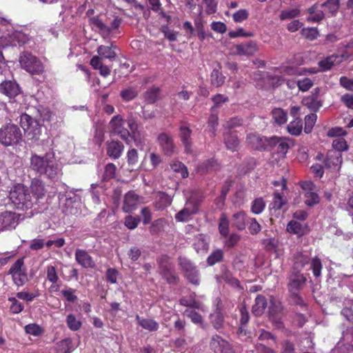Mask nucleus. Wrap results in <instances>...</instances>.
Masks as SVG:
<instances>
[{"mask_svg": "<svg viewBox=\"0 0 353 353\" xmlns=\"http://www.w3.org/2000/svg\"><path fill=\"white\" fill-rule=\"evenodd\" d=\"M171 169L175 173H179L183 179L188 176V172L185 165L180 161H173L170 163Z\"/></svg>", "mask_w": 353, "mask_h": 353, "instance_id": "44", "label": "nucleus"}, {"mask_svg": "<svg viewBox=\"0 0 353 353\" xmlns=\"http://www.w3.org/2000/svg\"><path fill=\"white\" fill-rule=\"evenodd\" d=\"M30 189L32 194L38 200L42 199L46 193V190L43 182L37 178L32 180L30 184Z\"/></svg>", "mask_w": 353, "mask_h": 353, "instance_id": "25", "label": "nucleus"}, {"mask_svg": "<svg viewBox=\"0 0 353 353\" xmlns=\"http://www.w3.org/2000/svg\"><path fill=\"white\" fill-rule=\"evenodd\" d=\"M286 230L289 233L301 236L307 233V227L306 225H303L296 221H291L287 225Z\"/></svg>", "mask_w": 353, "mask_h": 353, "instance_id": "28", "label": "nucleus"}, {"mask_svg": "<svg viewBox=\"0 0 353 353\" xmlns=\"http://www.w3.org/2000/svg\"><path fill=\"white\" fill-rule=\"evenodd\" d=\"M12 281L17 286L23 285L28 281L26 270L11 274Z\"/></svg>", "mask_w": 353, "mask_h": 353, "instance_id": "47", "label": "nucleus"}, {"mask_svg": "<svg viewBox=\"0 0 353 353\" xmlns=\"http://www.w3.org/2000/svg\"><path fill=\"white\" fill-rule=\"evenodd\" d=\"M301 188L304 190L305 203L307 206H313L319 203V195L314 192L316 185L310 181H303L301 183Z\"/></svg>", "mask_w": 353, "mask_h": 353, "instance_id": "9", "label": "nucleus"}, {"mask_svg": "<svg viewBox=\"0 0 353 353\" xmlns=\"http://www.w3.org/2000/svg\"><path fill=\"white\" fill-rule=\"evenodd\" d=\"M256 51L257 46L252 41L241 43L234 47V54L239 56H252Z\"/></svg>", "mask_w": 353, "mask_h": 353, "instance_id": "19", "label": "nucleus"}, {"mask_svg": "<svg viewBox=\"0 0 353 353\" xmlns=\"http://www.w3.org/2000/svg\"><path fill=\"white\" fill-rule=\"evenodd\" d=\"M136 320L140 326L150 332L157 331L159 327V323L152 319H144L137 315Z\"/></svg>", "mask_w": 353, "mask_h": 353, "instance_id": "29", "label": "nucleus"}, {"mask_svg": "<svg viewBox=\"0 0 353 353\" xmlns=\"http://www.w3.org/2000/svg\"><path fill=\"white\" fill-rule=\"evenodd\" d=\"M322 267V263L319 258L316 256L312 259L310 268L312 269L314 276L319 277L321 276Z\"/></svg>", "mask_w": 353, "mask_h": 353, "instance_id": "52", "label": "nucleus"}, {"mask_svg": "<svg viewBox=\"0 0 353 353\" xmlns=\"http://www.w3.org/2000/svg\"><path fill=\"white\" fill-rule=\"evenodd\" d=\"M65 322L68 328L72 331L79 330L82 325L81 321L77 319L73 314H70L66 316Z\"/></svg>", "mask_w": 353, "mask_h": 353, "instance_id": "42", "label": "nucleus"}, {"mask_svg": "<svg viewBox=\"0 0 353 353\" xmlns=\"http://www.w3.org/2000/svg\"><path fill=\"white\" fill-rule=\"evenodd\" d=\"M210 238L203 234H199L194 237L193 246L199 252H206L209 249Z\"/></svg>", "mask_w": 353, "mask_h": 353, "instance_id": "24", "label": "nucleus"}, {"mask_svg": "<svg viewBox=\"0 0 353 353\" xmlns=\"http://www.w3.org/2000/svg\"><path fill=\"white\" fill-rule=\"evenodd\" d=\"M321 6L327 8L332 14H335L339 9L340 0H327L321 4Z\"/></svg>", "mask_w": 353, "mask_h": 353, "instance_id": "50", "label": "nucleus"}, {"mask_svg": "<svg viewBox=\"0 0 353 353\" xmlns=\"http://www.w3.org/2000/svg\"><path fill=\"white\" fill-rule=\"evenodd\" d=\"M139 201V196L135 192L129 191L124 196L123 210L126 213L131 212L136 208Z\"/></svg>", "mask_w": 353, "mask_h": 353, "instance_id": "22", "label": "nucleus"}, {"mask_svg": "<svg viewBox=\"0 0 353 353\" xmlns=\"http://www.w3.org/2000/svg\"><path fill=\"white\" fill-rule=\"evenodd\" d=\"M272 114L274 122L279 125H281L285 123L288 121L287 112H285L282 108L273 109L272 111Z\"/></svg>", "mask_w": 353, "mask_h": 353, "instance_id": "37", "label": "nucleus"}, {"mask_svg": "<svg viewBox=\"0 0 353 353\" xmlns=\"http://www.w3.org/2000/svg\"><path fill=\"white\" fill-rule=\"evenodd\" d=\"M127 159L129 166L131 167L132 170L134 169L138 164V152L135 149L130 150L127 153Z\"/></svg>", "mask_w": 353, "mask_h": 353, "instance_id": "53", "label": "nucleus"}, {"mask_svg": "<svg viewBox=\"0 0 353 353\" xmlns=\"http://www.w3.org/2000/svg\"><path fill=\"white\" fill-rule=\"evenodd\" d=\"M210 347L214 353H236L233 346L218 334L212 336L210 341Z\"/></svg>", "mask_w": 353, "mask_h": 353, "instance_id": "8", "label": "nucleus"}, {"mask_svg": "<svg viewBox=\"0 0 353 353\" xmlns=\"http://www.w3.org/2000/svg\"><path fill=\"white\" fill-rule=\"evenodd\" d=\"M159 272L163 279L170 285H176L179 282V277L176 272L174 264L165 258L159 261Z\"/></svg>", "mask_w": 353, "mask_h": 353, "instance_id": "7", "label": "nucleus"}, {"mask_svg": "<svg viewBox=\"0 0 353 353\" xmlns=\"http://www.w3.org/2000/svg\"><path fill=\"white\" fill-rule=\"evenodd\" d=\"M179 266L185 278L194 285L200 283L199 272L196 265L188 258L179 256L178 258Z\"/></svg>", "mask_w": 353, "mask_h": 353, "instance_id": "6", "label": "nucleus"}, {"mask_svg": "<svg viewBox=\"0 0 353 353\" xmlns=\"http://www.w3.org/2000/svg\"><path fill=\"white\" fill-rule=\"evenodd\" d=\"M9 198L18 209H30L33 201L28 189L23 184L14 185L10 191Z\"/></svg>", "mask_w": 353, "mask_h": 353, "instance_id": "2", "label": "nucleus"}, {"mask_svg": "<svg viewBox=\"0 0 353 353\" xmlns=\"http://www.w3.org/2000/svg\"><path fill=\"white\" fill-rule=\"evenodd\" d=\"M332 147L334 149V152H341L347 150L348 145L345 140L342 137H339L334 139L332 142Z\"/></svg>", "mask_w": 353, "mask_h": 353, "instance_id": "56", "label": "nucleus"}, {"mask_svg": "<svg viewBox=\"0 0 353 353\" xmlns=\"http://www.w3.org/2000/svg\"><path fill=\"white\" fill-rule=\"evenodd\" d=\"M219 230L220 234L226 236L229 234V223L225 215L223 214L221 218V221L219 225Z\"/></svg>", "mask_w": 353, "mask_h": 353, "instance_id": "60", "label": "nucleus"}, {"mask_svg": "<svg viewBox=\"0 0 353 353\" xmlns=\"http://www.w3.org/2000/svg\"><path fill=\"white\" fill-rule=\"evenodd\" d=\"M22 139L20 128L15 124L8 123L0 128V143L6 146L18 145Z\"/></svg>", "mask_w": 353, "mask_h": 353, "instance_id": "4", "label": "nucleus"}, {"mask_svg": "<svg viewBox=\"0 0 353 353\" xmlns=\"http://www.w3.org/2000/svg\"><path fill=\"white\" fill-rule=\"evenodd\" d=\"M337 56L332 55L319 62V65L323 71H326L332 68Z\"/></svg>", "mask_w": 353, "mask_h": 353, "instance_id": "54", "label": "nucleus"}, {"mask_svg": "<svg viewBox=\"0 0 353 353\" xmlns=\"http://www.w3.org/2000/svg\"><path fill=\"white\" fill-rule=\"evenodd\" d=\"M300 14L299 9H292L281 11L280 14V19L281 20L290 19L298 17Z\"/></svg>", "mask_w": 353, "mask_h": 353, "instance_id": "63", "label": "nucleus"}, {"mask_svg": "<svg viewBox=\"0 0 353 353\" xmlns=\"http://www.w3.org/2000/svg\"><path fill=\"white\" fill-rule=\"evenodd\" d=\"M160 89L158 87H152L143 93V98L147 103L152 104L159 99Z\"/></svg>", "mask_w": 353, "mask_h": 353, "instance_id": "34", "label": "nucleus"}, {"mask_svg": "<svg viewBox=\"0 0 353 353\" xmlns=\"http://www.w3.org/2000/svg\"><path fill=\"white\" fill-rule=\"evenodd\" d=\"M211 322L217 331H220L223 328V316L220 312H216L211 315Z\"/></svg>", "mask_w": 353, "mask_h": 353, "instance_id": "57", "label": "nucleus"}, {"mask_svg": "<svg viewBox=\"0 0 353 353\" xmlns=\"http://www.w3.org/2000/svg\"><path fill=\"white\" fill-rule=\"evenodd\" d=\"M301 35L310 41L316 39L319 36V31L316 28H304L301 31Z\"/></svg>", "mask_w": 353, "mask_h": 353, "instance_id": "51", "label": "nucleus"}, {"mask_svg": "<svg viewBox=\"0 0 353 353\" xmlns=\"http://www.w3.org/2000/svg\"><path fill=\"white\" fill-rule=\"evenodd\" d=\"M90 22L91 23V24H92L93 26H94L96 28H97L99 30L100 33L103 35V37H108L112 30H116L119 27V26L121 23V20L120 19H119L118 17H116L112 21L110 27L107 26L97 17H94L90 18Z\"/></svg>", "mask_w": 353, "mask_h": 353, "instance_id": "12", "label": "nucleus"}, {"mask_svg": "<svg viewBox=\"0 0 353 353\" xmlns=\"http://www.w3.org/2000/svg\"><path fill=\"white\" fill-rule=\"evenodd\" d=\"M223 141L228 150L237 151L239 147V140L236 134L228 131L223 133Z\"/></svg>", "mask_w": 353, "mask_h": 353, "instance_id": "26", "label": "nucleus"}, {"mask_svg": "<svg viewBox=\"0 0 353 353\" xmlns=\"http://www.w3.org/2000/svg\"><path fill=\"white\" fill-rule=\"evenodd\" d=\"M19 62L23 69L32 74H40L44 70L40 60L28 52H23L20 54Z\"/></svg>", "mask_w": 353, "mask_h": 353, "instance_id": "5", "label": "nucleus"}, {"mask_svg": "<svg viewBox=\"0 0 353 353\" xmlns=\"http://www.w3.org/2000/svg\"><path fill=\"white\" fill-rule=\"evenodd\" d=\"M308 12L310 16L307 17V21L312 22H319L324 18L323 11L318 9V5L315 4L309 8Z\"/></svg>", "mask_w": 353, "mask_h": 353, "instance_id": "36", "label": "nucleus"}, {"mask_svg": "<svg viewBox=\"0 0 353 353\" xmlns=\"http://www.w3.org/2000/svg\"><path fill=\"white\" fill-rule=\"evenodd\" d=\"M320 89L315 88L309 96L302 99V104L306 106L310 110L316 112L323 105V101L319 97Z\"/></svg>", "mask_w": 353, "mask_h": 353, "instance_id": "15", "label": "nucleus"}, {"mask_svg": "<svg viewBox=\"0 0 353 353\" xmlns=\"http://www.w3.org/2000/svg\"><path fill=\"white\" fill-rule=\"evenodd\" d=\"M20 92L19 85L15 81L7 80L0 83V93L10 99L19 95Z\"/></svg>", "mask_w": 353, "mask_h": 353, "instance_id": "16", "label": "nucleus"}, {"mask_svg": "<svg viewBox=\"0 0 353 353\" xmlns=\"http://www.w3.org/2000/svg\"><path fill=\"white\" fill-rule=\"evenodd\" d=\"M249 13L245 9H241L232 15L233 20L236 23H241L248 18Z\"/></svg>", "mask_w": 353, "mask_h": 353, "instance_id": "64", "label": "nucleus"}, {"mask_svg": "<svg viewBox=\"0 0 353 353\" xmlns=\"http://www.w3.org/2000/svg\"><path fill=\"white\" fill-rule=\"evenodd\" d=\"M19 214L10 211L0 213V231L12 230L19 223Z\"/></svg>", "mask_w": 353, "mask_h": 353, "instance_id": "11", "label": "nucleus"}, {"mask_svg": "<svg viewBox=\"0 0 353 353\" xmlns=\"http://www.w3.org/2000/svg\"><path fill=\"white\" fill-rule=\"evenodd\" d=\"M196 212V210H191L188 207H185L175 214L174 218L177 221L186 222L190 219L191 215L195 214Z\"/></svg>", "mask_w": 353, "mask_h": 353, "instance_id": "39", "label": "nucleus"}, {"mask_svg": "<svg viewBox=\"0 0 353 353\" xmlns=\"http://www.w3.org/2000/svg\"><path fill=\"white\" fill-rule=\"evenodd\" d=\"M112 48H114L113 46H100L97 48V53L100 55L99 57L105 58L110 60H112L115 59L117 57L116 52L112 50Z\"/></svg>", "mask_w": 353, "mask_h": 353, "instance_id": "38", "label": "nucleus"}, {"mask_svg": "<svg viewBox=\"0 0 353 353\" xmlns=\"http://www.w3.org/2000/svg\"><path fill=\"white\" fill-rule=\"evenodd\" d=\"M241 236L239 234L232 233L227 238L224 242V244L227 248H231L236 246L239 242Z\"/></svg>", "mask_w": 353, "mask_h": 353, "instance_id": "61", "label": "nucleus"}, {"mask_svg": "<svg viewBox=\"0 0 353 353\" xmlns=\"http://www.w3.org/2000/svg\"><path fill=\"white\" fill-rule=\"evenodd\" d=\"M249 221V217L243 211H239L233 214L232 223L239 230H243Z\"/></svg>", "mask_w": 353, "mask_h": 353, "instance_id": "27", "label": "nucleus"}, {"mask_svg": "<svg viewBox=\"0 0 353 353\" xmlns=\"http://www.w3.org/2000/svg\"><path fill=\"white\" fill-rule=\"evenodd\" d=\"M179 137L182 142L183 145L185 148V151L186 153L192 152V130L185 125H182L179 128Z\"/></svg>", "mask_w": 353, "mask_h": 353, "instance_id": "21", "label": "nucleus"}, {"mask_svg": "<svg viewBox=\"0 0 353 353\" xmlns=\"http://www.w3.org/2000/svg\"><path fill=\"white\" fill-rule=\"evenodd\" d=\"M157 142L163 152L167 156L174 153L175 145L172 136L167 132H161L157 137Z\"/></svg>", "mask_w": 353, "mask_h": 353, "instance_id": "13", "label": "nucleus"}, {"mask_svg": "<svg viewBox=\"0 0 353 353\" xmlns=\"http://www.w3.org/2000/svg\"><path fill=\"white\" fill-rule=\"evenodd\" d=\"M26 270L24 267V259L23 258L18 259L10 267L8 274H12L17 272H20Z\"/></svg>", "mask_w": 353, "mask_h": 353, "instance_id": "58", "label": "nucleus"}, {"mask_svg": "<svg viewBox=\"0 0 353 353\" xmlns=\"http://www.w3.org/2000/svg\"><path fill=\"white\" fill-rule=\"evenodd\" d=\"M267 141L281 157H284L287 154L289 148L293 146L292 140L283 137H272L268 139Z\"/></svg>", "mask_w": 353, "mask_h": 353, "instance_id": "10", "label": "nucleus"}, {"mask_svg": "<svg viewBox=\"0 0 353 353\" xmlns=\"http://www.w3.org/2000/svg\"><path fill=\"white\" fill-rule=\"evenodd\" d=\"M210 81L212 85L220 87L225 82V77L219 70L214 69L210 75Z\"/></svg>", "mask_w": 353, "mask_h": 353, "instance_id": "43", "label": "nucleus"}, {"mask_svg": "<svg viewBox=\"0 0 353 353\" xmlns=\"http://www.w3.org/2000/svg\"><path fill=\"white\" fill-rule=\"evenodd\" d=\"M341 163V154L338 152H329L324 161L325 167L333 170H339Z\"/></svg>", "mask_w": 353, "mask_h": 353, "instance_id": "18", "label": "nucleus"}, {"mask_svg": "<svg viewBox=\"0 0 353 353\" xmlns=\"http://www.w3.org/2000/svg\"><path fill=\"white\" fill-rule=\"evenodd\" d=\"M117 168L112 163H109L105 166L104 173L103 174V181H109L114 178Z\"/></svg>", "mask_w": 353, "mask_h": 353, "instance_id": "48", "label": "nucleus"}, {"mask_svg": "<svg viewBox=\"0 0 353 353\" xmlns=\"http://www.w3.org/2000/svg\"><path fill=\"white\" fill-rule=\"evenodd\" d=\"M20 125L28 141H37L41 135V125L30 115L24 113L20 116Z\"/></svg>", "mask_w": 353, "mask_h": 353, "instance_id": "3", "label": "nucleus"}, {"mask_svg": "<svg viewBox=\"0 0 353 353\" xmlns=\"http://www.w3.org/2000/svg\"><path fill=\"white\" fill-rule=\"evenodd\" d=\"M124 145L122 143L112 141L107 143V155L112 159H118L122 154Z\"/></svg>", "mask_w": 353, "mask_h": 353, "instance_id": "23", "label": "nucleus"}, {"mask_svg": "<svg viewBox=\"0 0 353 353\" xmlns=\"http://www.w3.org/2000/svg\"><path fill=\"white\" fill-rule=\"evenodd\" d=\"M75 260L78 264L84 268H93L95 266L92 257L85 250H76Z\"/></svg>", "mask_w": 353, "mask_h": 353, "instance_id": "17", "label": "nucleus"}, {"mask_svg": "<svg viewBox=\"0 0 353 353\" xmlns=\"http://www.w3.org/2000/svg\"><path fill=\"white\" fill-rule=\"evenodd\" d=\"M110 127L114 134L119 135L126 143H128L130 132L123 127V120L119 115L112 117L110 122Z\"/></svg>", "mask_w": 353, "mask_h": 353, "instance_id": "14", "label": "nucleus"}, {"mask_svg": "<svg viewBox=\"0 0 353 353\" xmlns=\"http://www.w3.org/2000/svg\"><path fill=\"white\" fill-rule=\"evenodd\" d=\"M265 206V203L262 198H257L253 201L251 206V211L255 214H259L261 213Z\"/></svg>", "mask_w": 353, "mask_h": 353, "instance_id": "55", "label": "nucleus"}, {"mask_svg": "<svg viewBox=\"0 0 353 353\" xmlns=\"http://www.w3.org/2000/svg\"><path fill=\"white\" fill-rule=\"evenodd\" d=\"M223 252L221 249L214 250L207 258V263L209 265L212 266L217 263L223 261Z\"/></svg>", "mask_w": 353, "mask_h": 353, "instance_id": "41", "label": "nucleus"}, {"mask_svg": "<svg viewBox=\"0 0 353 353\" xmlns=\"http://www.w3.org/2000/svg\"><path fill=\"white\" fill-rule=\"evenodd\" d=\"M30 168L37 174L46 175L50 179H56L61 175V170L56 164L52 153H46L43 156L32 154Z\"/></svg>", "mask_w": 353, "mask_h": 353, "instance_id": "1", "label": "nucleus"}, {"mask_svg": "<svg viewBox=\"0 0 353 353\" xmlns=\"http://www.w3.org/2000/svg\"><path fill=\"white\" fill-rule=\"evenodd\" d=\"M8 301L11 303L10 311L12 314H19L23 310V305L14 297L8 298Z\"/></svg>", "mask_w": 353, "mask_h": 353, "instance_id": "59", "label": "nucleus"}, {"mask_svg": "<svg viewBox=\"0 0 353 353\" xmlns=\"http://www.w3.org/2000/svg\"><path fill=\"white\" fill-rule=\"evenodd\" d=\"M250 223L248 226L249 232L251 234L254 235L258 234L261 230V225L257 222L255 218L249 217Z\"/></svg>", "mask_w": 353, "mask_h": 353, "instance_id": "62", "label": "nucleus"}, {"mask_svg": "<svg viewBox=\"0 0 353 353\" xmlns=\"http://www.w3.org/2000/svg\"><path fill=\"white\" fill-rule=\"evenodd\" d=\"M62 297L69 303H74L78 298L76 295V290L71 288L65 287L61 292Z\"/></svg>", "mask_w": 353, "mask_h": 353, "instance_id": "45", "label": "nucleus"}, {"mask_svg": "<svg viewBox=\"0 0 353 353\" xmlns=\"http://www.w3.org/2000/svg\"><path fill=\"white\" fill-rule=\"evenodd\" d=\"M267 307V301L263 295H258L255 299V303L252 306V312L255 316H261L263 314Z\"/></svg>", "mask_w": 353, "mask_h": 353, "instance_id": "30", "label": "nucleus"}, {"mask_svg": "<svg viewBox=\"0 0 353 353\" xmlns=\"http://www.w3.org/2000/svg\"><path fill=\"white\" fill-rule=\"evenodd\" d=\"M221 279L230 286L242 290L239 280L234 277L230 271H224L221 275Z\"/></svg>", "mask_w": 353, "mask_h": 353, "instance_id": "40", "label": "nucleus"}, {"mask_svg": "<svg viewBox=\"0 0 353 353\" xmlns=\"http://www.w3.org/2000/svg\"><path fill=\"white\" fill-rule=\"evenodd\" d=\"M317 116L315 113L307 114L305 117L304 132L309 134L312 132L313 127L316 121Z\"/></svg>", "mask_w": 353, "mask_h": 353, "instance_id": "46", "label": "nucleus"}, {"mask_svg": "<svg viewBox=\"0 0 353 353\" xmlns=\"http://www.w3.org/2000/svg\"><path fill=\"white\" fill-rule=\"evenodd\" d=\"M90 65L95 70H99V73L103 77H108L110 74V69L108 66L102 63L101 58L98 56H94L90 60Z\"/></svg>", "mask_w": 353, "mask_h": 353, "instance_id": "31", "label": "nucleus"}, {"mask_svg": "<svg viewBox=\"0 0 353 353\" xmlns=\"http://www.w3.org/2000/svg\"><path fill=\"white\" fill-rule=\"evenodd\" d=\"M281 310V307L280 305H272L270 307L269 312L270 319L277 329H281L283 327L281 318L275 314V312H279Z\"/></svg>", "mask_w": 353, "mask_h": 353, "instance_id": "33", "label": "nucleus"}, {"mask_svg": "<svg viewBox=\"0 0 353 353\" xmlns=\"http://www.w3.org/2000/svg\"><path fill=\"white\" fill-rule=\"evenodd\" d=\"M287 130L290 134L299 136L303 130L302 120L300 118L294 119L288 125Z\"/></svg>", "mask_w": 353, "mask_h": 353, "instance_id": "35", "label": "nucleus"}, {"mask_svg": "<svg viewBox=\"0 0 353 353\" xmlns=\"http://www.w3.org/2000/svg\"><path fill=\"white\" fill-rule=\"evenodd\" d=\"M59 348L63 353H70L74 350L75 347L72 344V339L66 338L60 341Z\"/></svg>", "mask_w": 353, "mask_h": 353, "instance_id": "49", "label": "nucleus"}, {"mask_svg": "<svg viewBox=\"0 0 353 353\" xmlns=\"http://www.w3.org/2000/svg\"><path fill=\"white\" fill-rule=\"evenodd\" d=\"M172 198L165 192H159L156 197L155 207L158 210H163L172 203Z\"/></svg>", "mask_w": 353, "mask_h": 353, "instance_id": "32", "label": "nucleus"}, {"mask_svg": "<svg viewBox=\"0 0 353 353\" xmlns=\"http://www.w3.org/2000/svg\"><path fill=\"white\" fill-rule=\"evenodd\" d=\"M306 279L300 272L293 273L290 278L288 290L290 293L299 292L301 288L305 284Z\"/></svg>", "mask_w": 353, "mask_h": 353, "instance_id": "20", "label": "nucleus"}]
</instances>
